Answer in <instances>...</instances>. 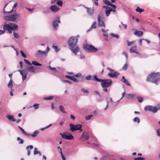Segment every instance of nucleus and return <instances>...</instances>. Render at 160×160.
<instances>
[{"instance_id": "54", "label": "nucleus", "mask_w": 160, "mask_h": 160, "mask_svg": "<svg viewBox=\"0 0 160 160\" xmlns=\"http://www.w3.org/2000/svg\"><path fill=\"white\" fill-rule=\"evenodd\" d=\"M24 60L27 64L29 65H31V63L28 61L26 59H24Z\"/></svg>"}, {"instance_id": "39", "label": "nucleus", "mask_w": 160, "mask_h": 160, "mask_svg": "<svg viewBox=\"0 0 160 160\" xmlns=\"http://www.w3.org/2000/svg\"><path fill=\"white\" fill-rule=\"evenodd\" d=\"M8 4V3L7 4H6L5 5V6L4 7V8H3V12L5 14H6V13H9L11 12H12L13 10V9H12L11 11H10V12H6L5 10V8H6V7L7 6V5Z\"/></svg>"}, {"instance_id": "19", "label": "nucleus", "mask_w": 160, "mask_h": 160, "mask_svg": "<svg viewBox=\"0 0 160 160\" xmlns=\"http://www.w3.org/2000/svg\"><path fill=\"white\" fill-rule=\"evenodd\" d=\"M107 105L106 107L104 109V110H106L107 109V108H108L109 103L110 104V105L112 107L113 106V104L114 102H113V101L112 100V98H110V101H107Z\"/></svg>"}, {"instance_id": "26", "label": "nucleus", "mask_w": 160, "mask_h": 160, "mask_svg": "<svg viewBox=\"0 0 160 160\" xmlns=\"http://www.w3.org/2000/svg\"><path fill=\"white\" fill-rule=\"evenodd\" d=\"M39 132V131L38 130L35 131L32 134H28V135H30L32 137H36L38 134Z\"/></svg>"}, {"instance_id": "42", "label": "nucleus", "mask_w": 160, "mask_h": 160, "mask_svg": "<svg viewBox=\"0 0 160 160\" xmlns=\"http://www.w3.org/2000/svg\"><path fill=\"white\" fill-rule=\"evenodd\" d=\"M93 115H88L86 117V119L87 120H90L92 117Z\"/></svg>"}, {"instance_id": "38", "label": "nucleus", "mask_w": 160, "mask_h": 160, "mask_svg": "<svg viewBox=\"0 0 160 160\" xmlns=\"http://www.w3.org/2000/svg\"><path fill=\"white\" fill-rule=\"evenodd\" d=\"M52 48L54 49L56 52H58L60 50V49L58 48L57 46L53 45L52 46Z\"/></svg>"}, {"instance_id": "33", "label": "nucleus", "mask_w": 160, "mask_h": 160, "mask_svg": "<svg viewBox=\"0 0 160 160\" xmlns=\"http://www.w3.org/2000/svg\"><path fill=\"white\" fill-rule=\"evenodd\" d=\"M32 64L36 66H41L42 65L41 64L34 61H32Z\"/></svg>"}, {"instance_id": "61", "label": "nucleus", "mask_w": 160, "mask_h": 160, "mask_svg": "<svg viewBox=\"0 0 160 160\" xmlns=\"http://www.w3.org/2000/svg\"><path fill=\"white\" fill-rule=\"evenodd\" d=\"M20 53L21 54L22 56L24 58H26V55L21 50L20 51Z\"/></svg>"}, {"instance_id": "48", "label": "nucleus", "mask_w": 160, "mask_h": 160, "mask_svg": "<svg viewBox=\"0 0 160 160\" xmlns=\"http://www.w3.org/2000/svg\"><path fill=\"white\" fill-rule=\"evenodd\" d=\"M62 2L61 0H58L57 1V4L60 6H62Z\"/></svg>"}, {"instance_id": "6", "label": "nucleus", "mask_w": 160, "mask_h": 160, "mask_svg": "<svg viewBox=\"0 0 160 160\" xmlns=\"http://www.w3.org/2000/svg\"><path fill=\"white\" fill-rule=\"evenodd\" d=\"M19 14H15L11 15L4 16L3 17V18L5 20L14 22L19 18Z\"/></svg>"}, {"instance_id": "50", "label": "nucleus", "mask_w": 160, "mask_h": 160, "mask_svg": "<svg viewBox=\"0 0 160 160\" xmlns=\"http://www.w3.org/2000/svg\"><path fill=\"white\" fill-rule=\"evenodd\" d=\"M122 54L124 55L126 58V59L127 60H128V54L127 53V52H123L122 53Z\"/></svg>"}, {"instance_id": "29", "label": "nucleus", "mask_w": 160, "mask_h": 160, "mask_svg": "<svg viewBox=\"0 0 160 160\" xmlns=\"http://www.w3.org/2000/svg\"><path fill=\"white\" fill-rule=\"evenodd\" d=\"M137 98L139 102L141 103L142 102L143 99V97L140 96H138L137 97Z\"/></svg>"}, {"instance_id": "53", "label": "nucleus", "mask_w": 160, "mask_h": 160, "mask_svg": "<svg viewBox=\"0 0 160 160\" xmlns=\"http://www.w3.org/2000/svg\"><path fill=\"white\" fill-rule=\"evenodd\" d=\"M145 159L144 158L142 157L135 158H134V160H144Z\"/></svg>"}, {"instance_id": "24", "label": "nucleus", "mask_w": 160, "mask_h": 160, "mask_svg": "<svg viewBox=\"0 0 160 160\" xmlns=\"http://www.w3.org/2000/svg\"><path fill=\"white\" fill-rule=\"evenodd\" d=\"M136 95V94L133 93L127 94L126 95V97L127 99H131L133 98Z\"/></svg>"}, {"instance_id": "17", "label": "nucleus", "mask_w": 160, "mask_h": 160, "mask_svg": "<svg viewBox=\"0 0 160 160\" xmlns=\"http://www.w3.org/2000/svg\"><path fill=\"white\" fill-rule=\"evenodd\" d=\"M131 53H136L137 54H139V53L137 51V46L136 45L132 47L130 50Z\"/></svg>"}, {"instance_id": "41", "label": "nucleus", "mask_w": 160, "mask_h": 160, "mask_svg": "<svg viewBox=\"0 0 160 160\" xmlns=\"http://www.w3.org/2000/svg\"><path fill=\"white\" fill-rule=\"evenodd\" d=\"M52 124H50L49 125H48L44 128H41L40 130L41 131H43L44 130L48 128H49L50 127L52 126Z\"/></svg>"}, {"instance_id": "44", "label": "nucleus", "mask_w": 160, "mask_h": 160, "mask_svg": "<svg viewBox=\"0 0 160 160\" xmlns=\"http://www.w3.org/2000/svg\"><path fill=\"white\" fill-rule=\"evenodd\" d=\"M18 128L20 130H21L22 131V132L24 134L27 135H28V134L27 133H26V132L24 130V129L22 128L20 126H18Z\"/></svg>"}, {"instance_id": "60", "label": "nucleus", "mask_w": 160, "mask_h": 160, "mask_svg": "<svg viewBox=\"0 0 160 160\" xmlns=\"http://www.w3.org/2000/svg\"><path fill=\"white\" fill-rule=\"evenodd\" d=\"M71 80L75 82H78V80L77 79L75 78L74 77H72Z\"/></svg>"}, {"instance_id": "59", "label": "nucleus", "mask_w": 160, "mask_h": 160, "mask_svg": "<svg viewBox=\"0 0 160 160\" xmlns=\"http://www.w3.org/2000/svg\"><path fill=\"white\" fill-rule=\"evenodd\" d=\"M48 68H49L52 71H56V68H52L50 66H48Z\"/></svg>"}, {"instance_id": "25", "label": "nucleus", "mask_w": 160, "mask_h": 160, "mask_svg": "<svg viewBox=\"0 0 160 160\" xmlns=\"http://www.w3.org/2000/svg\"><path fill=\"white\" fill-rule=\"evenodd\" d=\"M6 117L10 121L12 122H15L16 121L15 119L14 118V117L13 115H10L8 114L6 116Z\"/></svg>"}, {"instance_id": "31", "label": "nucleus", "mask_w": 160, "mask_h": 160, "mask_svg": "<svg viewBox=\"0 0 160 160\" xmlns=\"http://www.w3.org/2000/svg\"><path fill=\"white\" fill-rule=\"evenodd\" d=\"M133 121L134 122H136L138 123H139L140 122V120L139 118L137 117L134 118Z\"/></svg>"}, {"instance_id": "3", "label": "nucleus", "mask_w": 160, "mask_h": 160, "mask_svg": "<svg viewBox=\"0 0 160 160\" xmlns=\"http://www.w3.org/2000/svg\"><path fill=\"white\" fill-rule=\"evenodd\" d=\"M160 79V73L152 72L147 77V81L158 84Z\"/></svg>"}, {"instance_id": "27", "label": "nucleus", "mask_w": 160, "mask_h": 160, "mask_svg": "<svg viewBox=\"0 0 160 160\" xmlns=\"http://www.w3.org/2000/svg\"><path fill=\"white\" fill-rule=\"evenodd\" d=\"M85 79L87 80H92L94 79L93 78V75L92 76V77L90 75H89L87 76L85 78Z\"/></svg>"}, {"instance_id": "20", "label": "nucleus", "mask_w": 160, "mask_h": 160, "mask_svg": "<svg viewBox=\"0 0 160 160\" xmlns=\"http://www.w3.org/2000/svg\"><path fill=\"white\" fill-rule=\"evenodd\" d=\"M87 9V11L89 15H92L94 13L93 9H91L90 8L86 7Z\"/></svg>"}, {"instance_id": "32", "label": "nucleus", "mask_w": 160, "mask_h": 160, "mask_svg": "<svg viewBox=\"0 0 160 160\" xmlns=\"http://www.w3.org/2000/svg\"><path fill=\"white\" fill-rule=\"evenodd\" d=\"M39 104L38 103H35L33 105V106H31L30 108H32V107H33L34 108V109L36 110L39 108Z\"/></svg>"}, {"instance_id": "9", "label": "nucleus", "mask_w": 160, "mask_h": 160, "mask_svg": "<svg viewBox=\"0 0 160 160\" xmlns=\"http://www.w3.org/2000/svg\"><path fill=\"white\" fill-rule=\"evenodd\" d=\"M70 130L72 132H73L76 130H79L80 132H82V130L81 129L82 126L80 124H77L74 125L73 124L70 125Z\"/></svg>"}, {"instance_id": "46", "label": "nucleus", "mask_w": 160, "mask_h": 160, "mask_svg": "<svg viewBox=\"0 0 160 160\" xmlns=\"http://www.w3.org/2000/svg\"><path fill=\"white\" fill-rule=\"evenodd\" d=\"M102 33L104 36L106 37V39L107 40L108 38V34L106 32V31H102Z\"/></svg>"}, {"instance_id": "10", "label": "nucleus", "mask_w": 160, "mask_h": 160, "mask_svg": "<svg viewBox=\"0 0 160 160\" xmlns=\"http://www.w3.org/2000/svg\"><path fill=\"white\" fill-rule=\"evenodd\" d=\"M50 50V49L48 46L47 48V49L45 51H42L40 50H38L35 54V56L37 57H38L40 55H46L48 52Z\"/></svg>"}, {"instance_id": "14", "label": "nucleus", "mask_w": 160, "mask_h": 160, "mask_svg": "<svg viewBox=\"0 0 160 160\" xmlns=\"http://www.w3.org/2000/svg\"><path fill=\"white\" fill-rule=\"evenodd\" d=\"M60 22V17L57 16L56 17V20H54L52 23V26L54 28H55L58 26V23Z\"/></svg>"}, {"instance_id": "52", "label": "nucleus", "mask_w": 160, "mask_h": 160, "mask_svg": "<svg viewBox=\"0 0 160 160\" xmlns=\"http://www.w3.org/2000/svg\"><path fill=\"white\" fill-rule=\"evenodd\" d=\"M125 92H124L122 94V98H121L119 99V100H118V101L117 102V104L118 103V102H119L121 100V99L124 97L125 95Z\"/></svg>"}, {"instance_id": "18", "label": "nucleus", "mask_w": 160, "mask_h": 160, "mask_svg": "<svg viewBox=\"0 0 160 160\" xmlns=\"http://www.w3.org/2000/svg\"><path fill=\"white\" fill-rule=\"evenodd\" d=\"M33 147L32 145H30L27 146L26 148V149L27 150V155L29 156L31 153V150L33 149Z\"/></svg>"}, {"instance_id": "5", "label": "nucleus", "mask_w": 160, "mask_h": 160, "mask_svg": "<svg viewBox=\"0 0 160 160\" xmlns=\"http://www.w3.org/2000/svg\"><path fill=\"white\" fill-rule=\"evenodd\" d=\"M3 28L4 30H16L18 29V26L15 23H11L4 25Z\"/></svg>"}, {"instance_id": "51", "label": "nucleus", "mask_w": 160, "mask_h": 160, "mask_svg": "<svg viewBox=\"0 0 160 160\" xmlns=\"http://www.w3.org/2000/svg\"><path fill=\"white\" fill-rule=\"evenodd\" d=\"M157 135L160 137V129H158L156 131Z\"/></svg>"}, {"instance_id": "34", "label": "nucleus", "mask_w": 160, "mask_h": 160, "mask_svg": "<svg viewBox=\"0 0 160 160\" xmlns=\"http://www.w3.org/2000/svg\"><path fill=\"white\" fill-rule=\"evenodd\" d=\"M98 24L100 26H104V22L102 21V20L98 21Z\"/></svg>"}, {"instance_id": "55", "label": "nucleus", "mask_w": 160, "mask_h": 160, "mask_svg": "<svg viewBox=\"0 0 160 160\" xmlns=\"http://www.w3.org/2000/svg\"><path fill=\"white\" fill-rule=\"evenodd\" d=\"M13 34L14 35V37L16 38H18L19 37V35L18 34L16 33L15 32V31H14V32H13Z\"/></svg>"}, {"instance_id": "15", "label": "nucleus", "mask_w": 160, "mask_h": 160, "mask_svg": "<svg viewBox=\"0 0 160 160\" xmlns=\"http://www.w3.org/2000/svg\"><path fill=\"white\" fill-rule=\"evenodd\" d=\"M26 69L28 72L33 73H35L36 72L37 68L33 66H28L26 68Z\"/></svg>"}, {"instance_id": "45", "label": "nucleus", "mask_w": 160, "mask_h": 160, "mask_svg": "<svg viewBox=\"0 0 160 160\" xmlns=\"http://www.w3.org/2000/svg\"><path fill=\"white\" fill-rule=\"evenodd\" d=\"M53 96L46 97L44 98V99L46 100H51L53 99Z\"/></svg>"}, {"instance_id": "23", "label": "nucleus", "mask_w": 160, "mask_h": 160, "mask_svg": "<svg viewBox=\"0 0 160 160\" xmlns=\"http://www.w3.org/2000/svg\"><path fill=\"white\" fill-rule=\"evenodd\" d=\"M81 137H84L86 140L88 139L89 138V134L88 132H84L82 134Z\"/></svg>"}, {"instance_id": "49", "label": "nucleus", "mask_w": 160, "mask_h": 160, "mask_svg": "<svg viewBox=\"0 0 160 160\" xmlns=\"http://www.w3.org/2000/svg\"><path fill=\"white\" fill-rule=\"evenodd\" d=\"M111 35L112 37H114L116 38H119V36L118 35L115 34L113 33H111Z\"/></svg>"}, {"instance_id": "56", "label": "nucleus", "mask_w": 160, "mask_h": 160, "mask_svg": "<svg viewBox=\"0 0 160 160\" xmlns=\"http://www.w3.org/2000/svg\"><path fill=\"white\" fill-rule=\"evenodd\" d=\"M109 159L108 156L102 157L100 160H109Z\"/></svg>"}, {"instance_id": "36", "label": "nucleus", "mask_w": 160, "mask_h": 160, "mask_svg": "<svg viewBox=\"0 0 160 160\" xmlns=\"http://www.w3.org/2000/svg\"><path fill=\"white\" fill-rule=\"evenodd\" d=\"M17 140L18 141H19V144H22L24 143V141L20 137H18L17 138Z\"/></svg>"}, {"instance_id": "8", "label": "nucleus", "mask_w": 160, "mask_h": 160, "mask_svg": "<svg viewBox=\"0 0 160 160\" xmlns=\"http://www.w3.org/2000/svg\"><path fill=\"white\" fill-rule=\"evenodd\" d=\"M107 69L111 72V73H109L108 74V76L110 78L114 77L117 78L119 74L118 72L115 71L113 69L110 68H108Z\"/></svg>"}, {"instance_id": "43", "label": "nucleus", "mask_w": 160, "mask_h": 160, "mask_svg": "<svg viewBox=\"0 0 160 160\" xmlns=\"http://www.w3.org/2000/svg\"><path fill=\"white\" fill-rule=\"evenodd\" d=\"M59 108L61 111L63 113H65L64 111V108L63 107L62 105H60L59 107Z\"/></svg>"}, {"instance_id": "16", "label": "nucleus", "mask_w": 160, "mask_h": 160, "mask_svg": "<svg viewBox=\"0 0 160 160\" xmlns=\"http://www.w3.org/2000/svg\"><path fill=\"white\" fill-rule=\"evenodd\" d=\"M50 9L52 11L55 12H57L59 10V8L56 5L51 6Z\"/></svg>"}, {"instance_id": "57", "label": "nucleus", "mask_w": 160, "mask_h": 160, "mask_svg": "<svg viewBox=\"0 0 160 160\" xmlns=\"http://www.w3.org/2000/svg\"><path fill=\"white\" fill-rule=\"evenodd\" d=\"M81 91L84 93H88V91L87 90H85L83 88L81 89Z\"/></svg>"}, {"instance_id": "7", "label": "nucleus", "mask_w": 160, "mask_h": 160, "mask_svg": "<svg viewBox=\"0 0 160 160\" xmlns=\"http://www.w3.org/2000/svg\"><path fill=\"white\" fill-rule=\"evenodd\" d=\"M60 134L62 138L65 139L72 140L74 139L73 136L69 132L60 133Z\"/></svg>"}, {"instance_id": "62", "label": "nucleus", "mask_w": 160, "mask_h": 160, "mask_svg": "<svg viewBox=\"0 0 160 160\" xmlns=\"http://www.w3.org/2000/svg\"><path fill=\"white\" fill-rule=\"evenodd\" d=\"M93 1H94V2L93 3L94 4H95V5L98 6V0H92Z\"/></svg>"}, {"instance_id": "63", "label": "nucleus", "mask_w": 160, "mask_h": 160, "mask_svg": "<svg viewBox=\"0 0 160 160\" xmlns=\"http://www.w3.org/2000/svg\"><path fill=\"white\" fill-rule=\"evenodd\" d=\"M94 92L96 94L98 95L99 96H101V95L100 93L98 91H94Z\"/></svg>"}, {"instance_id": "13", "label": "nucleus", "mask_w": 160, "mask_h": 160, "mask_svg": "<svg viewBox=\"0 0 160 160\" xmlns=\"http://www.w3.org/2000/svg\"><path fill=\"white\" fill-rule=\"evenodd\" d=\"M22 77V81L23 82L27 78V72L24 70H18Z\"/></svg>"}, {"instance_id": "12", "label": "nucleus", "mask_w": 160, "mask_h": 160, "mask_svg": "<svg viewBox=\"0 0 160 160\" xmlns=\"http://www.w3.org/2000/svg\"><path fill=\"white\" fill-rule=\"evenodd\" d=\"M144 109L145 111H149L153 113L156 112L158 110L156 107H153L151 106H147L145 107Z\"/></svg>"}, {"instance_id": "21", "label": "nucleus", "mask_w": 160, "mask_h": 160, "mask_svg": "<svg viewBox=\"0 0 160 160\" xmlns=\"http://www.w3.org/2000/svg\"><path fill=\"white\" fill-rule=\"evenodd\" d=\"M103 2L105 4L108 6H111L112 7H116V6L112 4L111 2L108 0H103Z\"/></svg>"}, {"instance_id": "2", "label": "nucleus", "mask_w": 160, "mask_h": 160, "mask_svg": "<svg viewBox=\"0 0 160 160\" xmlns=\"http://www.w3.org/2000/svg\"><path fill=\"white\" fill-rule=\"evenodd\" d=\"M93 78L95 81L99 82H101L102 87L103 88V90L106 92L108 91L107 88L110 87L112 83V81L111 79H100L95 75H93Z\"/></svg>"}, {"instance_id": "58", "label": "nucleus", "mask_w": 160, "mask_h": 160, "mask_svg": "<svg viewBox=\"0 0 160 160\" xmlns=\"http://www.w3.org/2000/svg\"><path fill=\"white\" fill-rule=\"evenodd\" d=\"M127 42H128V46H130L131 45L133 44L134 43V41H132V42H129L128 41H127Z\"/></svg>"}, {"instance_id": "11", "label": "nucleus", "mask_w": 160, "mask_h": 160, "mask_svg": "<svg viewBox=\"0 0 160 160\" xmlns=\"http://www.w3.org/2000/svg\"><path fill=\"white\" fill-rule=\"evenodd\" d=\"M112 8L110 7L109 8H107V9H105V13L106 16L107 17H108L109 16L111 12H112L114 13H115L116 12V8H117V6L116 7H112Z\"/></svg>"}, {"instance_id": "1", "label": "nucleus", "mask_w": 160, "mask_h": 160, "mask_svg": "<svg viewBox=\"0 0 160 160\" xmlns=\"http://www.w3.org/2000/svg\"><path fill=\"white\" fill-rule=\"evenodd\" d=\"M79 37V35L75 37H72L70 38L68 42L70 50L75 55H76L79 51V48L77 45Z\"/></svg>"}, {"instance_id": "40", "label": "nucleus", "mask_w": 160, "mask_h": 160, "mask_svg": "<svg viewBox=\"0 0 160 160\" xmlns=\"http://www.w3.org/2000/svg\"><path fill=\"white\" fill-rule=\"evenodd\" d=\"M128 66V64L126 62L122 67V69L124 70H126L127 69Z\"/></svg>"}, {"instance_id": "4", "label": "nucleus", "mask_w": 160, "mask_h": 160, "mask_svg": "<svg viewBox=\"0 0 160 160\" xmlns=\"http://www.w3.org/2000/svg\"><path fill=\"white\" fill-rule=\"evenodd\" d=\"M83 49L88 52L95 53L98 51V49L92 45H89L86 43L83 46Z\"/></svg>"}, {"instance_id": "35", "label": "nucleus", "mask_w": 160, "mask_h": 160, "mask_svg": "<svg viewBox=\"0 0 160 160\" xmlns=\"http://www.w3.org/2000/svg\"><path fill=\"white\" fill-rule=\"evenodd\" d=\"M136 11L137 12L140 13H141L144 11V10L143 9L140 8L139 7H137L136 9Z\"/></svg>"}, {"instance_id": "30", "label": "nucleus", "mask_w": 160, "mask_h": 160, "mask_svg": "<svg viewBox=\"0 0 160 160\" xmlns=\"http://www.w3.org/2000/svg\"><path fill=\"white\" fill-rule=\"evenodd\" d=\"M103 18V15L102 13L99 14L98 16V21H99L101 20H102V19Z\"/></svg>"}, {"instance_id": "22", "label": "nucleus", "mask_w": 160, "mask_h": 160, "mask_svg": "<svg viewBox=\"0 0 160 160\" xmlns=\"http://www.w3.org/2000/svg\"><path fill=\"white\" fill-rule=\"evenodd\" d=\"M134 34L135 35L138 37H141L143 35V33L141 31H135Z\"/></svg>"}, {"instance_id": "64", "label": "nucleus", "mask_w": 160, "mask_h": 160, "mask_svg": "<svg viewBox=\"0 0 160 160\" xmlns=\"http://www.w3.org/2000/svg\"><path fill=\"white\" fill-rule=\"evenodd\" d=\"M126 80L125 79V77L124 76H123L122 77V79L121 80V81H122V82L123 83H124Z\"/></svg>"}, {"instance_id": "37", "label": "nucleus", "mask_w": 160, "mask_h": 160, "mask_svg": "<svg viewBox=\"0 0 160 160\" xmlns=\"http://www.w3.org/2000/svg\"><path fill=\"white\" fill-rule=\"evenodd\" d=\"M39 152L40 151L38 150V148H35L33 152V155H36L37 154L39 153Z\"/></svg>"}, {"instance_id": "47", "label": "nucleus", "mask_w": 160, "mask_h": 160, "mask_svg": "<svg viewBox=\"0 0 160 160\" xmlns=\"http://www.w3.org/2000/svg\"><path fill=\"white\" fill-rule=\"evenodd\" d=\"M96 24H97L96 22H94L93 23V24H92V25L91 26V29H95L96 27Z\"/></svg>"}, {"instance_id": "28", "label": "nucleus", "mask_w": 160, "mask_h": 160, "mask_svg": "<svg viewBox=\"0 0 160 160\" xmlns=\"http://www.w3.org/2000/svg\"><path fill=\"white\" fill-rule=\"evenodd\" d=\"M8 87L9 88H12L13 87L12 81V79H11L8 85Z\"/></svg>"}]
</instances>
